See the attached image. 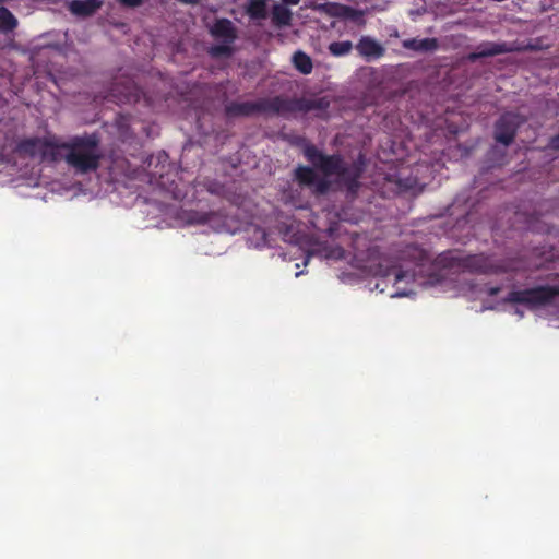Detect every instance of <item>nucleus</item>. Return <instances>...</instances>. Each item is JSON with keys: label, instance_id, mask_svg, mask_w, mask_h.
I'll list each match as a JSON object with an SVG mask.
<instances>
[{"label": "nucleus", "instance_id": "1", "mask_svg": "<svg viewBox=\"0 0 559 559\" xmlns=\"http://www.w3.org/2000/svg\"><path fill=\"white\" fill-rule=\"evenodd\" d=\"M329 106L330 100L326 97L289 98L277 95L272 98H260L257 102H229L225 105L224 111L227 118L251 117L260 114L286 116L294 112L326 110Z\"/></svg>", "mask_w": 559, "mask_h": 559}, {"label": "nucleus", "instance_id": "2", "mask_svg": "<svg viewBox=\"0 0 559 559\" xmlns=\"http://www.w3.org/2000/svg\"><path fill=\"white\" fill-rule=\"evenodd\" d=\"M302 154L305 158L324 177L336 176L338 182L342 183L349 193L356 194L359 190V179L364 168L360 163H346L341 154L328 155L320 151L313 144H307Z\"/></svg>", "mask_w": 559, "mask_h": 559}, {"label": "nucleus", "instance_id": "3", "mask_svg": "<svg viewBox=\"0 0 559 559\" xmlns=\"http://www.w3.org/2000/svg\"><path fill=\"white\" fill-rule=\"evenodd\" d=\"M409 251L415 258V262L412 269L409 267H388L386 266V278L394 277V286L396 290L391 297H404L414 293L412 287L408 285L418 283L419 285H435L442 281V276L431 271L432 265L429 264V259L423 250L417 248H411Z\"/></svg>", "mask_w": 559, "mask_h": 559}, {"label": "nucleus", "instance_id": "4", "mask_svg": "<svg viewBox=\"0 0 559 559\" xmlns=\"http://www.w3.org/2000/svg\"><path fill=\"white\" fill-rule=\"evenodd\" d=\"M63 159L78 174L96 171L100 165L99 139L95 133L75 135L62 142Z\"/></svg>", "mask_w": 559, "mask_h": 559}, {"label": "nucleus", "instance_id": "5", "mask_svg": "<svg viewBox=\"0 0 559 559\" xmlns=\"http://www.w3.org/2000/svg\"><path fill=\"white\" fill-rule=\"evenodd\" d=\"M437 263L444 267L457 266L463 271L477 274H502L518 270L511 261H493L491 257L484 253L460 257L448 252L439 255Z\"/></svg>", "mask_w": 559, "mask_h": 559}, {"label": "nucleus", "instance_id": "6", "mask_svg": "<svg viewBox=\"0 0 559 559\" xmlns=\"http://www.w3.org/2000/svg\"><path fill=\"white\" fill-rule=\"evenodd\" d=\"M386 151V183H394L399 192L417 193L423 190L419 174L426 166L417 163H406L403 157L388 158Z\"/></svg>", "mask_w": 559, "mask_h": 559}, {"label": "nucleus", "instance_id": "7", "mask_svg": "<svg viewBox=\"0 0 559 559\" xmlns=\"http://www.w3.org/2000/svg\"><path fill=\"white\" fill-rule=\"evenodd\" d=\"M557 297H559V286L538 285L526 289L511 290L503 301L523 305L528 310H536L554 306Z\"/></svg>", "mask_w": 559, "mask_h": 559}, {"label": "nucleus", "instance_id": "8", "mask_svg": "<svg viewBox=\"0 0 559 559\" xmlns=\"http://www.w3.org/2000/svg\"><path fill=\"white\" fill-rule=\"evenodd\" d=\"M524 122L521 115L507 111L495 123L493 138L496 142L509 146L513 143L520 126Z\"/></svg>", "mask_w": 559, "mask_h": 559}, {"label": "nucleus", "instance_id": "9", "mask_svg": "<svg viewBox=\"0 0 559 559\" xmlns=\"http://www.w3.org/2000/svg\"><path fill=\"white\" fill-rule=\"evenodd\" d=\"M358 80L371 100L379 99L384 94V70L364 67L358 72Z\"/></svg>", "mask_w": 559, "mask_h": 559}, {"label": "nucleus", "instance_id": "10", "mask_svg": "<svg viewBox=\"0 0 559 559\" xmlns=\"http://www.w3.org/2000/svg\"><path fill=\"white\" fill-rule=\"evenodd\" d=\"M209 33L216 40L227 43H235L238 37L236 26L230 20L226 17L216 19L212 26L209 28Z\"/></svg>", "mask_w": 559, "mask_h": 559}, {"label": "nucleus", "instance_id": "11", "mask_svg": "<svg viewBox=\"0 0 559 559\" xmlns=\"http://www.w3.org/2000/svg\"><path fill=\"white\" fill-rule=\"evenodd\" d=\"M518 50V48H514L513 45L508 43L487 41L480 44L477 47V51L471 55V59L475 60L478 58L493 57L497 55L513 52Z\"/></svg>", "mask_w": 559, "mask_h": 559}, {"label": "nucleus", "instance_id": "12", "mask_svg": "<svg viewBox=\"0 0 559 559\" xmlns=\"http://www.w3.org/2000/svg\"><path fill=\"white\" fill-rule=\"evenodd\" d=\"M63 155L64 151L62 147V142H59L55 139L44 138L40 155L41 160L56 163L60 159H63Z\"/></svg>", "mask_w": 559, "mask_h": 559}, {"label": "nucleus", "instance_id": "13", "mask_svg": "<svg viewBox=\"0 0 559 559\" xmlns=\"http://www.w3.org/2000/svg\"><path fill=\"white\" fill-rule=\"evenodd\" d=\"M405 49L420 53L433 52L439 48L437 38H409L402 41Z\"/></svg>", "mask_w": 559, "mask_h": 559}, {"label": "nucleus", "instance_id": "14", "mask_svg": "<svg viewBox=\"0 0 559 559\" xmlns=\"http://www.w3.org/2000/svg\"><path fill=\"white\" fill-rule=\"evenodd\" d=\"M358 53L367 60L379 58L383 55V48L370 37H361L356 45Z\"/></svg>", "mask_w": 559, "mask_h": 559}, {"label": "nucleus", "instance_id": "15", "mask_svg": "<svg viewBox=\"0 0 559 559\" xmlns=\"http://www.w3.org/2000/svg\"><path fill=\"white\" fill-rule=\"evenodd\" d=\"M102 4V0H73L70 3V11L78 16H91Z\"/></svg>", "mask_w": 559, "mask_h": 559}, {"label": "nucleus", "instance_id": "16", "mask_svg": "<svg viewBox=\"0 0 559 559\" xmlns=\"http://www.w3.org/2000/svg\"><path fill=\"white\" fill-rule=\"evenodd\" d=\"M243 9L251 20H265L267 17L266 0H248Z\"/></svg>", "mask_w": 559, "mask_h": 559}, {"label": "nucleus", "instance_id": "17", "mask_svg": "<svg viewBox=\"0 0 559 559\" xmlns=\"http://www.w3.org/2000/svg\"><path fill=\"white\" fill-rule=\"evenodd\" d=\"M44 138H28L19 142L17 151L31 157L40 156Z\"/></svg>", "mask_w": 559, "mask_h": 559}, {"label": "nucleus", "instance_id": "18", "mask_svg": "<svg viewBox=\"0 0 559 559\" xmlns=\"http://www.w3.org/2000/svg\"><path fill=\"white\" fill-rule=\"evenodd\" d=\"M317 177L314 168L310 166L299 165L294 169V179L301 187H312Z\"/></svg>", "mask_w": 559, "mask_h": 559}, {"label": "nucleus", "instance_id": "19", "mask_svg": "<svg viewBox=\"0 0 559 559\" xmlns=\"http://www.w3.org/2000/svg\"><path fill=\"white\" fill-rule=\"evenodd\" d=\"M272 22L275 26H288L292 23V12L283 4H275L272 9Z\"/></svg>", "mask_w": 559, "mask_h": 559}, {"label": "nucleus", "instance_id": "20", "mask_svg": "<svg viewBox=\"0 0 559 559\" xmlns=\"http://www.w3.org/2000/svg\"><path fill=\"white\" fill-rule=\"evenodd\" d=\"M294 67L302 74H310L313 69L311 58L304 51H296L293 56Z\"/></svg>", "mask_w": 559, "mask_h": 559}, {"label": "nucleus", "instance_id": "21", "mask_svg": "<svg viewBox=\"0 0 559 559\" xmlns=\"http://www.w3.org/2000/svg\"><path fill=\"white\" fill-rule=\"evenodd\" d=\"M17 26L16 17L5 7H0V32L9 33Z\"/></svg>", "mask_w": 559, "mask_h": 559}, {"label": "nucleus", "instance_id": "22", "mask_svg": "<svg viewBox=\"0 0 559 559\" xmlns=\"http://www.w3.org/2000/svg\"><path fill=\"white\" fill-rule=\"evenodd\" d=\"M353 44L349 40L333 41L329 45V51L334 57H343L353 50Z\"/></svg>", "mask_w": 559, "mask_h": 559}, {"label": "nucleus", "instance_id": "23", "mask_svg": "<svg viewBox=\"0 0 559 559\" xmlns=\"http://www.w3.org/2000/svg\"><path fill=\"white\" fill-rule=\"evenodd\" d=\"M212 212L190 211L186 213V221L189 224L203 225L211 221Z\"/></svg>", "mask_w": 559, "mask_h": 559}, {"label": "nucleus", "instance_id": "24", "mask_svg": "<svg viewBox=\"0 0 559 559\" xmlns=\"http://www.w3.org/2000/svg\"><path fill=\"white\" fill-rule=\"evenodd\" d=\"M234 43L222 41L221 44L214 45L209 49V53L213 58L229 57L233 55Z\"/></svg>", "mask_w": 559, "mask_h": 559}, {"label": "nucleus", "instance_id": "25", "mask_svg": "<svg viewBox=\"0 0 559 559\" xmlns=\"http://www.w3.org/2000/svg\"><path fill=\"white\" fill-rule=\"evenodd\" d=\"M313 192L318 195H323L329 192L331 182L326 178L317 177L316 182L312 185Z\"/></svg>", "mask_w": 559, "mask_h": 559}, {"label": "nucleus", "instance_id": "26", "mask_svg": "<svg viewBox=\"0 0 559 559\" xmlns=\"http://www.w3.org/2000/svg\"><path fill=\"white\" fill-rule=\"evenodd\" d=\"M121 4L129 8H136L143 3V0H119Z\"/></svg>", "mask_w": 559, "mask_h": 559}, {"label": "nucleus", "instance_id": "27", "mask_svg": "<svg viewBox=\"0 0 559 559\" xmlns=\"http://www.w3.org/2000/svg\"><path fill=\"white\" fill-rule=\"evenodd\" d=\"M138 98V92L135 87H129L128 94L124 96L126 102L135 100Z\"/></svg>", "mask_w": 559, "mask_h": 559}, {"label": "nucleus", "instance_id": "28", "mask_svg": "<svg viewBox=\"0 0 559 559\" xmlns=\"http://www.w3.org/2000/svg\"><path fill=\"white\" fill-rule=\"evenodd\" d=\"M501 288L499 286H493L488 288L487 293L489 296L493 297L497 296L500 293Z\"/></svg>", "mask_w": 559, "mask_h": 559}, {"label": "nucleus", "instance_id": "29", "mask_svg": "<svg viewBox=\"0 0 559 559\" xmlns=\"http://www.w3.org/2000/svg\"><path fill=\"white\" fill-rule=\"evenodd\" d=\"M285 4L297 5L300 0H282Z\"/></svg>", "mask_w": 559, "mask_h": 559}]
</instances>
